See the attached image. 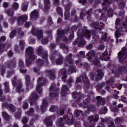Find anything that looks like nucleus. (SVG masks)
<instances>
[{"label": "nucleus", "mask_w": 127, "mask_h": 127, "mask_svg": "<svg viewBox=\"0 0 127 127\" xmlns=\"http://www.w3.org/2000/svg\"><path fill=\"white\" fill-rule=\"evenodd\" d=\"M127 48L123 47L118 53V59L120 62H127Z\"/></svg>", "instance_id": "nucleus-7"}, {"label": "nucleus", "mask_w": 127, "mask_h": 127, "mask_svg": "<svg viewBox=\"0 0 127 127\" xmlns=\"http://www.w3.org/2000/svg\"><path fill=\"white\" fill-rule=\"evenodd\" d=\"M117 2L121 8H124L126 6V3L123 0H118Z\"/></svg>", "instance_id": "nucleus-40"}, {"label": "nucleus", "mask_w": 127, "mask_h": 127, "mask_svg": "<svg viewBox=\"0 0 127 127\" xmlns=\"http://www.w3.org/2000/svg\"><path fill=\"white\" fill-rule=\"evenodd\" d=\"M34 50L31 47H28L26 50V65L30 66L33 60L36 59V57L34 54Z\"/></svg>", "instance_id": "nucleus-3"}, {"label": "nucleus", "mask_w": 127, "mask_h": 127, "mask_svg": "<svg viewBox=\"0 0 127 127\" xmlns=\"http://www.w3.org/2000/svg\"><path fill=\"white\" fill-rule=\"evenodd\" d=\"M38 16V11H37V10H34L31 13V18H36Z\"/></svg>", "instance_id": "nucleus-33"}, {"label": "nucleus", "mask_w": 127, "mask_h": 127, "mask_svg": "<svg viewBox=\"0 0 127 127\" xmlns=\"http://www.w3.org/2000/svg\"><path fill=\"white\" fill-rule=\"evenodd\" d=\"M126 22H123L122 24H121V20L120 19L118 18L116 20V21L115 22V28H117L115 33V37L116 38V42L117 43H119V39L118 38H119V37H121L123 35V34H121V32H120V26H121V28L122 29H124L127 28V19L126 20Z\"/></svg>", "instance_id": "nucleus-2"}, {"label": "nucleus", "mask_w": 127, "mask_h": 127, "mask_svg": "<svg viewBox=\"0 0 127 127\" xmlns=\"http://www.w3.org/2000/svg\"><path fill=\"white\" fill-rule=\"evenodd\" d=\"M71 4L70 3H68L66 5H65V11L64 12V17L65 19H68L69 18V16H70V12L69 10H70V6Z\"/></svg>", "instance_id": "nucleus-21"}, {"label": "nucleus", "mask_w": 127, "mask_h": 127, "mask_svg": "<svg viewBox=\"0 0 127 127\" xmlns=\"http://www.w3.org/2000/svg\"><path fill=\"white\" fill-rule=\"evenodd\" d=\"M34 114V109L33 108H30L28 111L25 112V114L27 116H32Z\"/></svg>", "instance_id": "nucleus-41"}, {"label": "nucleus", "mask_w": 127, "mask_h": 127, "mask_svg": "<svg viewBox=\"0 0 127 127\" xmlns=\"http://www.w3.org/2000/svg\"><path fill=\"white\" fill-rule=\"evenodd\" d=\"M2 114L3 117L4 118V119H5V120H9V119H10V116H9V115L7 114L6 112H4L2 113Z\"/></svg>", "instance_id": "nucleus-48"}, {"label": "nucleus", "mask_w": 127, "mask_h": 127, "mask_svg": "<svg viewBox=\"0 0 127 127\" xmlns=\"http://www.w3.org/2000/svg\"><path fill=\"white\" fill-rule=\"evenodd\" d=\"M89 121L90 122H98L99 120V115L90 116L88 118Z\"/></svg>", "instance_id": "nucleus-29"}, {"label": "nucleus", "mask_w": 127, "mask_h": 127, "mask_svg": "<svg viewBox=\"0 0 127 127\" xmlns=\"http://www.w3.org/2000/svg\"><path fill=\"white\" fill-rule=\"evenodd\" d=\"M64 112H65V109L61 108L58 112V115H59V116H62V115L64 114Z\"/></svg>", "instance_id": "nucleus-52"}, {"label": "nucleus", "mask_w": 127, "mask_h": 127, "mask_svg": "<svg viewBox=\"0 0 127 127\" xmlns=\"http://www.w3.org/2000/svg\"><path fill=\"white\" fill-rule=\"evenodd\" d=\"M85 100L86 102H83V104L80 103L79 106L80 107H84V108H87L88 111H89V112H95L96 111V107L94 105H88V102L89 101H91V99H90V97L88 96L87 98H86Z\"/></svg>", "instance_id": "nucleus-9"}, {"label": "nucleus", "mask_w": 127, "mask_h": 127, "mask_svg": "<svg viewBox=\"0 0 127 127\" xmlns=\"http://www.w3.org/2000/svg\"><path fill=\"white\" fill-rule=\"evenodd\" d=\"M60 47H61V48H63V49H64L65 52L68 51V47L65 46V44H62L60 45Z\"/></svg>", "instance_id": "nucleus-55"}, {"label": "nucleus", "mask_w": 127, "mask_h": 127, "mask_svg": "<svg viewBox=\"0 0 127 127\" xmlns=\"http://www.w3.org/2000/svg\"><path fill=\"white\" fill-rule=\"evenodd\" d=\"M12 7L14 9H18V7H19L18 3H17L16 2H14L12 4Z\"/></svg>", "instance_id": "nucleus-54"}, {"label": "nucleus", "mask_w": 127, "mask_h": 127, "mask_svg": "<svg viewBox=\"0 0 127 127\" xmlns=\"http://www.w3.org/2000/svg\"><path fill=\"white\" fill-rule=\"evenodd\" d=\"M63 62V58H62V56L59 55V58L56 60L55 63L58 65H60V64H62Z\"/></svg>", "instance_id": "nucleus-31"}, {"label": "nucleus", "mask_w": 127, "mask_h": 127, "mask_svg": "<svg viewBox=\"0 0 127 127\" xmlns=\"http://www.w3.org/2000/svg\"><path fill=\"white\" fill-rule=\"evenodd\" d=\"M59 75H62L63 77H62V79L63 81L67 78V76L66 75V71L64 69H62L60 70L59 72Z\"/></svg>", "instance_id": "nucleus-30"}, {"label": "nucleus", "mask_w": 127, "mask_h": 127, "mask_svg": "<svg viewBox=\"0 0 127 127\" xmlns=\"http://www.w3.org/2000/svg\"><path fill=\"white\" fill-rule=\"evenodd\" d=\"M86 58L88 61H91L92 63H93L94 65H99L100 64L99 58L95 56V51L94 50H91L87 53Z\"/></svg>", "instance_id": "nucleus-4"}, {"label": "nucleus", "mask_w": 127, "mask_h": 127, "mask_svg": "<svg viewBox=\"0 0 127 127\" xmlns=\"http://www.w3.org/2000/svg\"><path fill=\"white\" fill-rule=\"evenodd\" d=\"M56 110H57V107H56L55 106H52L50 109V112H52V113L55 112Z\"/></svg>", "instance_id": "nucleus-61"}, {"label": "nucleus", "mask_w": 127, "mask_h": 127, "mask_svg": "<svg viewBox=\"0 0 127 127\" xmlns=\"http://www.w3.org/2000/svg\"><path fill=\"white\" fill-rule=\"evenodd\" d=\"M81 115H83L82 112L80 110L76 109L74 113V116L78 118V117H80Z\"/></svg>", "instance_id": "nucleus-43"}, {"label": "nucleus", "mask_w": 127, "mask_h": 127, "mask_svg": "<svg viewBox=\"0 0 127 127\" xmlns=\"http://www.w3.org/2000/svg\"><path fill=\"white\" fill-rule=\"evenodd\" d=\"M107 122L109 124V127H115V124H114V122H113L112 118H109Z\"/></svg>", "instance_id": "nucleus-38"}, {"label": "nucleus", "mask_w": 127, "mask_h": 127, "mask_svg": "<svg viewBox=\"0 0 127 127\" xmlns=\"http://www.w3.org/2000/svg\"><path fill=\"white\" fill-rule=\"evenodd\" d=\"M8 67H15V62H11L7 64Z\"/></svg>", "instance_id": "nucleus-59"}, {"label": "nucleus", "mask_w": 127, "mask_h": 127, "mask_svg": "<svg viewBox=\"0 0 127 127\" xmlns=\"http://www.w3.org/2000/svg\"><path fill=\"white\" fill-rule=\"evenodd\" d=\"M28 108V103L27 102H24L23 104V109L26 110Z\"/></svg>", "instance_id": "nucleus-63"}, {"label": "nucleus", "mask_w": 127, "mask_h": 127, "mask_svg": "<svg viewBox=\"0 0 127 127\" xmlns=\"http://www.w3.org/2000/svg\"><path fill=\"white\" fill-rule=\"evenodd\" d=\"M45 6L44 9V11H46L48 9H49L50 7V1L49 0H44Z\"/></svg>", "instance_id": "nucleus-28"}, {"label": "nucleus", "mask_w": 127, "mask_h": 127, "mask_svg": "<svg viewBox=\"0 0 127 127\" xmlns=\"http://www.w3.org/2000/svg\"><path fill=\"white\" fill-rule=\"evenodd\" d=\"M96 100L98 105H102L103 106L106 104V100H105V98H103L101 96H97L96 97Z\"/></svg>", "instance_id": "nucleus-24"}, {"label": "nucleus", "mask_w": 127, "mask_h": 127, "mask_svg": "<svg viewBox=\"0 0 127 127\" xmlns=\"http://www.w3.org/2000/svg\"><path fill=\"white\" fill-rule=\"evenodd\" d=\"M107 15L109 17H112L114 15V10L113 9H110L107 12Z\"/></svg>", "instance_id": "nucleus-50"}, {"label": "nucleus", "mask_w": 127, "mask_h": 127, "mask_svg": "<svg viewBox=\"0 0 127 127\" xmlns=\"http://www.w3.org/2000/svg\"><path fill=\"white\" fill-rule=\"evenodd\" d=\"M18 65L20 68H22V67L24 66V63H23V61H22V60H19L18 62Z\"/></svg>", "instance_id": "nucleus-58"}, {"label": "nucleus", "mask_w": 127, "mask_h": 127, "mask_svg": "<svg viewBox=\"0 0 127 127\" xmlns=\"http://www.w3.org/2000/svg\"><path fill=\"white\" fill-rule=\"evenodd\" d=\"M92 25L95 29H99V30H101V29H103L104 27V23L103 22H100L99 23L98 22H94L92 23Z\"/></svg>", "instance_id": "nucleus-18"}, {"label": "nucleus", "mask_w": 127, "mask_h": 127, "mask_svg": "<svg viewBox=\"0 0 127 127\" xmlns=\"http://www.w3.org/2000/svg\"><path fill=\"white\" fill-rule=\"evenodd\" d=\"M51 92H50V98L51 99H53V98L58 96L59 89L55 88V84L52 83L51 85L50 88Z\"/></svg>", "instance_id": "nucleus-11"}, {"label": "nucleus", "mask_w": 127, "mask_h": 127, "mask_svg": "<svg viewBox=\"0 0 127 127\" xmlns=\"http://www.w3.org/2000/svg\"><path fill=\"white\" fill-rule=\"evenodd\" d=\"M5 13L8 16H13L14 15V11L13 9H8L5 11Z\"/></svg>", "instance_id": "nucleus-32"}, {"label": "nucleus", "mask_w": 127, "mask_h": 127, "mask_svg": "<svg viewBox=\"0 0 127 127\" xmlns=\"http://www.w3.org/2000/svg\"><path fill=\"white\" fill-rule=\"evenodd\" d=\"M79 54L80 55H77V57L79 60L75 62V64L76 65H78V64H79V63L81 62V61L80 60L81 58H85V52H80L79 53Z\"/></svg>", "instance_id": "nucleus-27"}, {"label": "nucleus", "mask_w": 127, "mask_h": 127, "mask_svg": "<svg viewBox=\"0 0 127 127\" xmlns=\"http://www.w3.org/2000/svg\"><path fill=\"white\" fill-rule=\"evenodd\" d=\"M77 36L78 38H77L75 41L73 42V45L78 44L79 46H84V45L86 44V42L84 40V37H86V38H90V37H91V31L87 29L82 30V33H78Z\"/></svg>", "instance_id": "nucleus-1"}, {"label": "nucleus", "mask_w": 127, "mask_h": 127, "mask_svg": "<svg viewBox=\"0 0 127 127\" xmlns=\"http://www.w3.org/2000/svg\"><path fill=\"white\" fill-rule=\"evenodd\" d=\"M5 39L6 38L4 36L1 37L0 39V52L3 51L5 46L4 44H1V43L4 42V41H5Z\"/></svg>", "instance_id": "nucleus-26"}, {"label": "nucleus", "mask_w": 127, "mask_h": 127, "mask_svg": "<svg viewBox=\"0 0 127 127\" xmlns=\"http://www.w3.org/2000/svg\"><path fill=\"white\" fill-rule=\"evenodd\" d=\"M32 33L33 35L37 36L38 39H41L43 37V31L42 30H38L35 27H33Z\"/></svg>", "instance_id": "nucleus-12"}, {"label": "nucleus", "mask_w": 127, "mask_h": 127, "mask_svg": "<svg viewBox=\"0 0 127 127\" xmlns=\"http://www.w3.org/2000/svg\"><path fill=\"white\" fill-rule=\"evenodd\" d=\"M70 93V90H69V88L65 85H64L62 88V95L63 97H65L66 95L69 94Z\"/></svg>", "instance_id": "nucleus-20"}, {"label": "nucleus", "mask_w": 127, "mask_h": 127, "mask_svg": "<svg viewBox=\"0 0 127 127\" xmlns=\"http://www.w3.org/2000/svg\"><path fill=\"white\" fill-rule=\"evenodd\" d=\"M22 122L23 123V124H24V125H25V124L27 123V122H28V118L24 117L22 119Z\"/></svg>", "instance_id": "nucleus-60"}, {"label": "nucleus", "mask_w": 127, "mask_h": 127, "mask_svg": "<svg viewBox=\"0 0 127 127\" xmlns=\"http://www.w3.org/2000/svg\"><path fill=\"white\" fill-rule=\"evenodd\" d=\"M44 63L43 62V61H42V60H41V59H38L36 62V64L37 65L39 66V67H41V66L43 65Z\"/></svg>", "instance_id": "nucleus-46"}, {"label": "nucleus", "mask_w": 127, "mask_h": 127, "mask_svg": "<svg viewBox=\"0 0 127 127\" xmlns=\"http://www.w3.org/2000/svg\"><path fill=\"white\" fill-rule=\"evenodd\" d=\"M109 57H108V51L106 50L104 53H102V56L100 57L101 60L102 61H108L109 59Z\"/></svg>", "instance_id": "nucleus-25"}, {"label": "nucleus", "mask_w": 127, "mask_h": 127, "mask_svg": "<svg viewBox=\"0 0 127 127\" xmlns=\"http://www.w3.org/2000/svg\"><path fill=\"white\" fill-rule=\"evenodd\" d=\"M58 35L57 36L56 43L59 44L60 40H64V42H67L68 40L67 38L64 35V31L63 30L59 29L57 31Z\"/></svg>", "instance_id": "nucleus-8"}, {"label": "nucleus", "mask_w": 127, "mask_h": 127, "mask_svg": "<svg viewBox=\"0 0 127 127\" xmlns=\"http://www.w3.org/2000/svg\"><path fill=\"white\" fill-rule=\"evenodd\" d=\"M2 95V90H1V85L0 84V100L1 102L5 101V98L3 96H1Z\"/></svg>", "instance_id": "nucleus-42"}, {"label": "nucleus", "mask_w": 127, "mask_h": 127, "mask_svg": "<svg viewBox=\"0 0 127 127\" xmlns=\"http://www.w3.org/2000/svg\"><path fill=\"white\" fill-rule=\"evenodd\" d=\"M119 71L120 73H124V72H126L127 71V67L126 66H120L119 68Z\"/></svg>", "instance_id": "nucleus-47"}, {"label": "nucleus", "mask_w": 127, "mask_h": 127, "mask_svg": "<svg viewBox=\"0 0 127 127\" xmlns=\"http://www.w3.org/2000/svg\"><path fill=\"white\" fill-rule=\"evenodd\" d=\"M55 119V116H51L48 117H46L44 120V123L48 127H51L52 126V120Z\"/></svg>", "instance_id": "nucleus-17"}, {"label": "nucleus", "mask_w": 127, "mask_h": 127, "mask_svg": "<svg viewBox=\"0 0 127 127\" xmlns=\"http://www.w3.org/2000/svg\"><path fill=\"white\" fill-rule=\"evenodd\" d=\"M42 56L45 60V62L46 63V65H48V54L47 53H44Z\"/></svg>", "instance_id": "nucleus-35"}, {"label": "nucleus", "mask_w": 127, "mask_h": 127, "mask_svg": "<svg viewBox=\"0 0 127 127\" xmlns=\"http://www.w3.org/2000/svg\"><path fill=\"white\" fill-rule=\"evenodd\" d=\"M76 72V68L74 66H72L69 68V73L72 74V73H75Z\"/></svg>", "instance_id": "nucleus-51"}, {"label": "nucleus", "mask_w": 127, "mask_h": 127, "mask_svg": "<svg viewBox=\"0 0 127 127\" xmlns=\"http://www.w3.org/2000/svg\"><path fill=\"white\" fill-rule=\"evenodd\" d=\"M2 107L3 108H7L10 111V112H12V113H14L16 111L15 107L12 104H7V103H2Z\"/></svg>", "instance_id": "nucleus-19"}, {"label": "nucleus", "mask_w": 127, "mask_h": 127, "mask_svg": "<svg viewBox=\"0 0 127 127\" xmlns=\"http://www.w3.org/2000/svg\"><path fill=\"white\" fill-rule=\"evenodd\" d=\"M72 98L75 99V102L76 103H79L81 100H82V98H84V96L83 94H81V93H77V92H73L72 93Z\"/></svg>", "instance_id": "nucleus-16"}, {"label": "nucleus", "mask_w": 127, "mask_h": 127, "mask_svg": "<svg viewBox=\"0 0 127 127\" xmlns=\"http://www.w3.org/2000/svg\"><path fill=\"white\" fill-rule=\"evenodd\" d=\"M72 54H70L69 55V56L67 57L66 58V61L69 63V64H73V60H72Z\"/></svg>", "instance_id": "nucleus-39"}, {"label": "nucleus", "mask_w": 127, "mask_h": 127, "mask_svg": "<svg viewBox=\"0 0 127 127\" xmlns=\"http://www.w3.org/2000/svg\"><path fill=\"white\" fill-rule=\"evenodd\" d=\"M83 81L84 84V89H88L90 87V82H89V79L87 78V75L85 74H83L82 77H77L76 80V83H79L81 81Z\"/></svg>", "instance_id": "nucleus-10"}, {"label": "nucleus", "mask_w": 127, "mask_h": 127, "mask_svg": "<svg viewBox=\"0 0 127 127\" xmlns=\"http://www.w3.org/2000/svg\"><path fill=\"white\" fill-rule=\"evenodd\" d=\"M123 122V120L121 119L120 118H117L116 119L115 123L116 124H121Z\"/></svg>", "instance_id": "nucleus-64"}, {"label": "nucleus", "mask_w": 127, "mask_h": 127, "mask_svg": "<svg viewBox=\"0 0 127 127\" xmlns=\"http://www.w3.org/2000/svg\"><path fill=\"white\" fill-rule=\"evenodd\" d=\"M11 81L13 87H16V92H17V93H21V92H23L24 90L22 89V84H21V81L18 80L16 82V76H14L12 78Z\"/></svg>", "instance_id": "nucleus-6"}, {"label": "nucleus", "mask_w": 127, "mask_h": 127, "mask_svg": "<svg viewBox=\"0 0 127 127\" xmlns=\"http://www.w3.org/2000/svg\"><path fill=\"white\" fill-rule=\"evenodd\" d=\"M57 127H63L64 124H63V118H60V120L57 122Z\"/></svg>", "instance_id": "nucleus-37"}, {"label": "nucleus", "mask_w": 127, "mask_h": 127, "mask_svg": "<svg viewBox=\"0 0 127 127\" xmlns=\"http://www.w3.org/2000/svg\"><path fill=\"white\" fill-rule=\"evenodd\" d=\"M57 11L58 14H60L61 16H63V11L62 10V8H61V7L58 6L57 7Z\"/></svg>", "instance_id": "nucleus-45"}, {"label": "nucleus", "mask_w": 127, "mask_h": 127, "mask_svg": "<svg viewBox=\"0 0 127 127\" xmlns=\"http://www.w3.org/2000/svg\"><path fill=\"white\" fill-rule=\"evenodd\" d=\"M103 76H104V73L103 72V70L101 69H99L98 70V72L96 74V73H92L90 74V78L92 80H94L95 78L97 80H101V79L103 78Z\"/></svg>", "instance_id": "nucleus-13"}, {"label": "nucleus", "mask_w": 127, "mask_h": 127, "mask_svg": "<svg viewBox=\"0 0 127 127\" xmlns=\"http://www.w3.org/2000/svg\"><path fill=\"white\" fill-rule=\"evenodd\" d=\"M19 44L21 49H24V45L25 44L24 41H20L19 43Z\"/></svg>", "instance_id": "nucleus-56"}, {"label": "nucleus", "mask_w": 127, "mask_h": 127, "mask_svg": "<svg viewBox=\"0 0 127 127\" xmlns=\"http://www.w3.org/2000/svg\"><path fill=\"white\" fill-rule=\"evenodd\" d=\"M26 20H27V15H25L22 16H19L17 19V22L18 24H23Z\"/></svg>", "instance_id": "nucleus-22"}, {"label": "nucleus", "mask_w": 127, "mask_h": 127, "mask_svg": "<svg viewBox=\"0 0 127 127\" xmlns=\"http://www.w3.org/2000/svg\"><path fill=\"white\" fill-rule=\"evenodd\" d=\"M37 52L39 56H40L41 55H42V52H43V48H42V47L39 46L38 48Z\"/></svg>", "instance_id": "nucleus-49"}, {"label": "nucleus", "mask_w": 127, "mask_h": 127, "mask_svg": "<svg viewBox=\"0 0 127 127\" xmlns=\"http://www.w3.org/2000/svg\"><path fill=\"white\" fill-rule=\"evenodd\" d=\"M70 109L67 110V115L64 116V119L67 124H72L73 123V115L71 114Z\"/></svg>", "instance_id": "nucleus-14"}, {"label": "nucleus", "mask_w": 127, "mask_h": 127, "mask_svg": "<svg viewBox=\"0 0 127 127\" xmlns=\"http://www.w3.org/2000/svg\"><path fill=\"white\" fill-rule=\"evenodd\" d=\"M111 3V1L109 0H104V2L102 3V5H108Z\"/></svg>", "instance_id": "nucleus-62"}, {"label": "nucleus", "mask_w": 127, "mask_h": 127, "mask_svg": "<svg viewBox=\"0 0 127 127\" xmlns=\"http://www.w3.org/2000/svg\"><path fill=\"white\" fill-rule=\"evenodd\" d=\"M3 85L5 86V92L6 93H8L9 92V83L8 82L6 81L3 83Z\"/></svg>", "instance_id": "nucleus-36"}, {"label": "nucleus", "mask_w": 127, "mask_h": 127, "mask_svg": "<svg viewBox=\"0 0 127 127\" xmlns=\"http://www.w3.org/2000/svg\"><path fill=\"white\" fill-rule=\"evenodd\" d=\"M47 107H48V101L44 99L43 100L42 105L41 106V111L43 113V112L46 110Z\"/></svg>", "instance_id": "nucleus-23"}, {"label": "nucleus", "mask_w": 127, "mask_h": 127, "mask_svg": "<svg viewBox=\"0 0 127 127\" xmlns=\"http://www.w3.org/2000/svg\"><path fill=\"white\" fill-rule=\"evenodd\" d=\"M47 82L46 79L44 77L39 78L37 80V84L36 88V91L38 94H41L43 92V89L42 88V85H45Z\"/></svg>", "instance_id": "nucleus-5"}, {"label": "nucleus", "mask_w": 127, "mask_h": 127, "mask_svg": "<svg viewBox=\"0 0 127 127\" xmlns=\"http://www.w3.org/2000/svg\"><path fill=\"white\" fill-rule=\"evenodd\" d=\"M48 72L49 74V79H50V80H54V79H55V74H54V72L52 70H48Z\"/></svg>", "instance_id": "nucleus-34"}, {"label": "nucleus", "mask_w": 127, "mask_h": 127, "mask_svg": "<svg viewBox=\"0 0 127 127\" xmlns=\"http://www.w3.org/2000/svg\"><path fill=\"white\" fill-rule=\"evenodd\" d=\"M26 90H30V89L33 88V84H32L31 82L26 83Z\"/></svg>", "instance_id": "nucleus-44"}, {"label": "nucleus", "mask_w": 127, "mask_h": 127, "mask_svg": "<svg viewBox=\"0 0 127 127\" xmlns=\"http://www.w3.org/2000/svg\"><path fill=\"white\" fill-rule=\"evenodd\" d=\"M38 99V95L36 94V92L34 91L30 96L29 99V103L30 105H33L36 102V100Z\"/></svg>", "instance_id": "nucleus-15"}, {"label": "nucleus", "mask_w": 127, "mask_h": 127, "mask_svg": "<svg viewBox=\"0 0 127 127\" xmlns=\"http://www.w3.org/2000/svg\"><path fill=\"white\" fill-rule=\"evenodd\" d=\"M25 83H29L30 82V77L28 75H26L25 76Z\"/></svg>", "instance_id": "nucleus-57"}, {"label": "nucleus", "mask_w": 127, "mask_h": 127, "mask_svg": "<svg viewBox=\"0 0 127 127\" xmlns=\"http://www.w3.org/2000/svg\"><path fill=\"white\" fill-rule=\"evenodd\" d=\"M47 35L49 39H52V31L49 30L47 32Z\"/></svg>", "instance_id": "nucleus-53"}]
</instances>
